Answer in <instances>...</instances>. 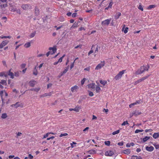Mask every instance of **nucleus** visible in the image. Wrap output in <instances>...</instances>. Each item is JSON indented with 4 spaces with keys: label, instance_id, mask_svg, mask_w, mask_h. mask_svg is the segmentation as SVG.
Masks as SVG:
<instances>
[{
    "label": "nucleus",
    "instance_id": "15",
    "mask_svg": "<svg viewBox=\"0 0 159 159\" xmlns=\"http://www.w3.org/2000/svg\"><path fill=\"white\" fill-rule=\"evenodd\" d=\"M86 153L89 154H94L96 153V151L94 150H91L86 152Z\"/></svg>",
    "mask_w": 159,
    "mask_h": 159
},
{
    "label": "nucleus",
    "instance_id": "57",
    "mask_svg": "<svg viewBox=\"0 0 159 159\" xmlns=\"http://www.w3.org/2000/svg\"><path fill=\"white\" fill-rule=\"evenodd\" d=\"M55 27H56V28H57L56 30H58L59 29H61V28L62 27V25H61V26H59L58 27H57V26H55Z\"/></svg>",
    "mask_w": 159,
    "mask_h": 159
},
{
    "label": "nucleus",
    "instance_id": "4",
    "mask_svg": "<svg viewBox=\"0 0 159 159\" xmlns=\"http://www.w3.org/2000/svg\"><path fill=\"white\" fill-rule=\"evenodd\" d=\"M21 8L24 10H27L31 8V6L30 5L27 4H23L21 5Z\"/></svg>",
    "mask_w": 159,
    "mask_h": 159
},
{
    "label": "nucleus",
    "instance_id": "17",
    "mask_svg": "<svg viewBox=\"0 0 159 159\" xmlns=\"http://www.w3.org/2000/svg\"><path fill=\"white\" fill-rule=\"evenodd\" d=\"M130 150L129 149H127L123 150V152L124 153L126 154H129L130 153Z\"/></svg>",
    "mask_w": 159,
    "mask_h": 159
},
{
    "label": "nucleus",
    "instance_id": "29",
    "mask_svg": "<svg viewBox=\"0 0 159 159\" xmlns=\"http://www.w3.org/2000/svg\"><path fill=\"white\" fill-rule=\"evenodd\" d=\"M150 139V137L146 136L143 138V142H145Z\"/></svg>",
    "mask_w": 159,
    "mask_h": 159
},
{
    "label": "nucleus",
    "instance_id": "16",
    "mask_svg": "<svg viewBox=\"0 0 159 159\" xmlns=\"http://www.w3.org/2000/svg\"><path fill=\"white\" fill-rule=\"evenodd\" d=\"M146 150L148 151H152L154 149V148L152 146H150L149 147H147L146 148Z\"/></svg>",
    "mask_w": 159,
    "mask_h": 159
},
{
    "label": "nucleus",
    "instance_id": "31",
    "mask_svg": "<svg viewBox=\"0 0 159 159\" xmlns=\"http://www.w3.org/2000/svg\"><path fill=\"white\" fill-rule=\"evenodd\" d=\"M156 7V5H149L148 7V9H150L152 8H155Z\"/></svg>",
    "mask_w": 159,
    "mask_h": 159
},
{
    "label": "nucleus",
    "instance_id": "62",
    "mask_svg": "<svg viewBox=\"0 0 159 159\" xmlns=\"http://www.w3.org/2000/svg\"><path fill=\"white\" fill-rule=\"evenodd\" d=\"M118 145H119V146H122L123 145V142H119V143H118Z\"/></svg>",
    "mask_w": 159,
    "mask_h": 159
},
{
    "label": "nucleus",
    "instance_id": "5",
    "mask_svg": "<svg viewBox=\"0 0 159 159\" xmlns=\"http://www.w3.org/2000/svg\"><path fill=\"white\" fill-rule=\"evenodd\" d=\"M9 42V41L7 40H5L3 41L0 44V48H2L3 47L7 45Z\"/></svg>",
    "mask_w": 159,
    "mask_h": 159
},
{
    "label": "nucleus",
    "instance_id": "40",
    "mask_svg": "<svg viewBox=\"0 0 159 159\" xmlns=\"http://www.w3.org/2000/svg\"><path fill=\"white\" fill-rule=\"evenodd\" d=\"M68 135V134L66 133H64V134H61L60 135V137H61L64 136H67Z\"/></svg>",
    "mask_w": 159,
    "mask_h": 159
},
{
    "label": "nucleus",
    "instance_id": "27",
    "mask_svg": "<svg viewBox=\"0 0 159 159\" xmlns=\"http://www.w3.org/2000/svg\"><path fill=\"white\" fill-rule=\"evenodd\" d=\"M100 82L103 85H105L107 83V81L105 80H100Z\"/></svg>",
    "mask_w": 159,
    "mask_h": 159
},
{
    "label": "nucleus",
    "instance_id": "48",
    "mask_svg": "<svg viewBox=\"0 0 159 159\" xmlns=\"http://www.w3.org/2000/svg\"><path fill=\"white\" fill-rule=\"evenodd\" d=\"M138 9L140 10H141L142 11H143V8L142 6V5H139V6Z\"/></svg>",
    "mask_w": 159,
    "mask_h": 159
},
{
    "label": "nucleus",
    "instance_id": "56",
    "mask_svg": "<svg viewBox=\"0 0 159 159\" xmlns=\"http://www.w3.org/2000/svg\"><path fill=\"white\" fill-rule=\"evenodd\" d=\"M54 138V136H52L50 138H48L47 139V140H50V139H52Z\"/></svg>",
    "mask_w": 159,
    "mask_h": 159
},
{
    "label": "nucleus",
    "instance_id": "10",
    "mask_svg": "<svg viewBox=\"0 0 159 159\" xmlns=\"http://www.w3.org/2000/svg\"><path fill=\"white\" fill-rule=\"evenodd\" d=\"M7 84L6 81L4 80H2L0 81V88L1 89H3V87L2 86L3 85H6Z\"/></svg>",
    "mask_w": 159,
    "mask_h": 159
},
{
    "label": "nucleus",
    "instance_id": "43",
    "mask_svg": "<svg viewBox=\"0 0 159 159\" xmlns=\"http://www.w3.org/2000/svg\"><path fill=\"white\" fill-rule=\"evenodd\" d=\"M136 105V103L135 102L131 103L129 105V107L131 108L133 106H135V105Z\"/></svg>",
    "mask_w": 159,
    "mask_h": 159
},
{
    "label": "nucleus",
    "instance_id": "51",
    "mask_svg": "<svg viewBox=\"0 0 159 159\" xmlns=\"http://www.w3.org/2000/svg\"><path fill=\"white\" fill-rule=\"evenodd\" d=\"M12 91L13 92H14V93H17L19 92V91L16 90V89H14Z\"/></svg>",
    "mask_w": 159,
    "mask_h": 159
},
{
    "label": "nucleus",
    "instance_id": "26",
    "mask_svg": "<svg viewBox=\"0 0 159 159\" xmlns=\"http://www.w3.org/2000/svg\"><path fill=\"white\" fill-rule=\"evenodd\" d=\"M128 30V28L126 27L125 28L124 27H123L122 29V30L124 31V33L125 34H126L127 33Z\"/></svg>",
    "mask_w": 159,
    "mask_h": 159
},
{
    "label": "nucleus",
    "instance_id": "60",
    "mask_svg": "<svg viewBox=\"0 0 159 159\" xmlns=\"http://www.w3.org/2000/svg\"><path fill=\"white\" fill-rule=\"evenodd\" d=\"M89 127H86L85 128L84 130H83V131L84 132H85L86 131H88V130L89 129Z\"/></svg>",
    "mask_w": 159,
    "mask_h": 159
},
{
    "label": "nucleus",
    "instance_id": "39",
    "mask_svg": "<svg viewBox=\"0 0 159 159\" xmlns=\"http://www.w3.org/2000/svg\"><path fill=\"white\" fill-rule=\"evenodd\" d=\"M86 80V79L85 78H84L81 81V84L82 85H83L84 83L85 82V81Z\"/></svg>",
    "mask_w": 159,
    "mask_h": 159
},
{
    "label": "nucleus",
    "instance_id": "41",
    "mask_svg": "<svg viewBox=\"0 0 159 159\" xmlns=\"http://www.w3.org/2000/svg\"><path fill=\"white\" fill-rule=\"evenodd\" d=\"M126 124H129L127 121H124L121 124L122 126L125 125Z\"/></svg>",
    "mask_w": 159,
    "mask_h": 159
},
{
    "label": "nucleus",
    "instance_id": "13",
    "mask_svg": "<svg viewBox=\"0 0 159 159\" xmlns=\"http://www.w3.org/2000/svg\"><path fill=\"white\" fill-rule=\"evenodd\" d=\"M78 89V86L77 85H75L71 88V91L73 92H75L76 91L77 89Z\"/></svg>",
    "mask_w": 159,
    "mask_h": 159
},
{
    "label": "nucleus",
    "instance_id": "63",
    "mask_svg": "<svg viewBox=\"0 0 159 159\" xmlns=\"http://www.w3.org/2000/svg\"><path fill=\"white\" fill-rule=\"evenodd\" d=\"M62 58L61 57L58 60V62H61L62 61Z\"/></svg>",
    "mask_w": 159,
    "mask_h": 159
},
{
    "label": "nucleus",
    "instance_id": "47",
    "mask_svg": "<svg viewBox=\"0 0 159 159\" xmlns=\"http://www.w3.org/2000/svg\"><path fill=\"white\" fill-rule=\"evenodd\" d=\"M89 95L90 97H92L93 96L94 94L92 92L89 91Z\"/></svg>",
    "mask_w": 159,
    "mask_h": 159
},
{
    "label": "nucleus",
    "instance_id": "32",
    "mask_svg": "<svg viewBox=\"0 0 159 159\" xmlns=\"http://www.w3.org/2000/svg\"><path fill=\"white\" fill-rule=\"evenodd\" d=\"M149 76V75H147L145 76L142 77L141 79V80L142 81L145 80L146 79H147Z\"/></svg>",
    "mask_w": 159,
    "mask_h": 159
},
{
    "label": "nucleus",
    "instance_id": "50",
    "mask_svg": "<svg viewBox=\"0 0 159 159\" xmlns=\"http://www.w3.org/2000/svg\"><path fill=\"white\" fill-rule=\"evenodd\" d=\"M28 157L30 159H32L33 157L31 154H29L28 155Z\"/></svg>",
    "mask_w": 159,
    "mask_h": 159
},
{
    "label": "nucleus",
    "instance_id": "1",
    "mask_svg": "<svg viewBox=\"0 0 159 159\" xmlns=\"http://www.w3.org/2000/svg\"><path fill=\"white\" fill-rule=\"evenodd\" d=\"M149 67L148 66H141L140 69H139L136 72L137 75L140 74L145 71H147L148 70Z\"/></svg>",
    "mask_w": 159,
    "mask_h": 159
},
{
    "label": "nucleus",
    "instance_id": "6",
    "mask_svg": "<svg viewBox=\"0 0 159 159\" xmlns=\"http://www.w3.org/2000/svg\"><path fill=\"white\" fill-rule=\"evenodd\" d=\"M81 109V107L79 106H76L74 108H70L69 109L70 111H74L76 112H78Z\"/></svg>",
    "mask_w": 159,
    "mask_h": 159
},
{
    "label": "nucleus",
    "instance_id": "49",
    "mask_svg": "<svg viewBox=\"0 0 159 159\" xmlns=\"http://www.w3.org/2000/svg\"><path fill=\"white\" fill-rule=\"evenodd\" d=\"M40 89L39 88H34V91H36V92H38L39 91Z\"/></svg>",
    "mask_w": 159,
    "mask_h": 159
},
{
    "label": "nucleus",
    "instance_id": "8",
    "mask_svg": "<svg viewBox=\"0 0 159 159\" xmlns=\"http://www.w3.org/2000/svg\"><path fill=\"white\" fill-rule=\"evenodd\" d=\"M53 93V92H49V93H45L44 94L40 95V97L41 98H43L47 96H50L52 95Z\"/></svg>",
    "mask_w": 159,
    "mask_h": 159
},
{
    "label": "nucleus",
    "instance_id": "46",
    "mask_svg": "<svg viewBox=\"0 0 159 159\" xmlns=\"http://www.w3.org/2000/svg\"><path fill=\"white\" fill-rule=\"evenodd\" d=\"M93 48V47H92L91 48V50L88 53L89 55L90 54H91V53H93V50L92 49Z\"/></svg>",
    "mask_w": 159,
    "mask_h": 159
},
{
    "label": "nucleus",
    "instance_id": "44",
    "mask_svg": "<svg viewBox=\"0 0 159 159\" xmlns=\"http://www.w3.org/2000/svg\"><path fill=\"white\" fill-rule=\"evenodd\" d=\"M68 67L69 66H68V67L65 69L64 70L63 72H62L64 74H65L68 71Z\"/></svg>",
    "mask_w": 159,
    "mask_h": 159
},
{
    "label": "nucleus",
    "instance_id": "23",
    "mask_svg": "<svg viewBox=\"0 0 159 159\" xmlns=\"http://www.w3.org/2000/svg\"><path fill=\"white\" fill-rule=\"evenodd\" d=\"M31 46L30 43L28 42L25 43L24 45V47L25 48H28L30 47Z\"/></svg>",
    "mask_w": 159,
    "mask_h": 159
},
{
    "label": "nucleus",
    "instance_id": "35",
    "mask_svg": "<svg viewBox=\"0 0 159 159\" xmlns=\"http://www.w3.org/2000/svg\"><path fill=\"white\" fill-rule=\"evenodd\" d=\"M0 6L1 8H5L7 7V4H5L3 5H1Z\"/></svg>",
    "mask_w": 159,
    "mask_h": 159
},
{
    "label": "nucleus",
    "instance_id": "25",
    "mask_svg": "<svg viewBox=\"0 0 159 159\" xmlns=\"http://www.w3.org/2000/svg\"><path fill=\"white\" fill-rule=\"evenodd\" d=\"M121 14L120 12H118L116 14L115 16V18L116 19H118L119 17L120 16Z\"/></svg>",
    "mask_w": 159,
    "mask_h": 159
},
{
    "label": "nucleus",
    "instance_id": "33",
    "mask_svg": "<svg viewBox=\"0 0 159 159\" xmlns=\"http://www.w3.org/2000/svg\"><path fill=\"white\" fill-rule=\"evenodd\" d=\"M101 89L99 86H97L96 87V91L97 93H98L99 92Z\"/></svg>",
    "mask_w": 159,
    "mask_h": 159
},
{
    "label": "nucleus",
    "instance_id": "20",
    "mask_svg": "<svg viewBox=\"0 0 159 159\" xmlns=\"http://www.w3.org/2000/svg\"><path fill=\"white\" fill-rule=\"evenodd\" d=\"M133 114L134 116H136L141 114V112L139 111H133Z\"/></svg>",
    "mask_w": 159,
    "mask_h": 159
},
{
    "label": "nucleus",
    "instance_id": "58",
    "mask_svg": "<svg viewBox=\"0 0 159 159\" xmlns=\"http://www.w3.org/2000/svg\"><path fill=\"white\" fill-rule=\"evenodd\" d=\"M77 13H73L72 15V16L73 17H75L76 16Z\"/></svg>",
    "mask_w": 159,
    "mask_h": 159
},
{
    "label": "nucleus",
    "instance_id": "22",
    "mask_svg": "<svg viewBox=\"0 0 159 159\" xmlns=\"http://www.w3.org/2000/svg\"><path fill=\"white\" fill-rule=\"evenodd\" d=\"M159 133H154L153 135V137L154 138L156 139L157 138L159 137Z\"/></svg>",
    "mask_w": 159,
    "mask_h": 159
},
{
    "label": "nucleus",
    "instance_id": "9",
    "mask_svg": "<svg viewBox=\"0 0 159 159\" xmlns=\"http://www.w3.org/2000/svg\"><path fill=\"white\" fill-rule=\"evenodd\" d=\"M22 106V104L19 102H17L15 104H12L11 105L12 107H15L16 108H17L18 107H21Z\"/></svg>",
    "mask_w": 159,
    "mask_h": 159
},
{
    "label": "nucleus",
    "instance_id": "37",
    "mask_svg": "<svg viewBox=\"0 0 159 159\" xmlns=\"http://www.w3.org/2000/svg\"><path fill=\"white\" fill-rule=\"evenodd\" d=\"M37 74L38 72L37 71L36 67H35L34 70L33 74L35 75H37Z\"/></svg>",
    "mask_w": 159,
    "mask_h": 159
},
{
    "label": "nucleus",
    "instance_id": "38",
    "mask_svg": "<svg viewBox=\"0 0 159 159\" xmlns=\"http://www.w3.org/2000/svg\"><path fill=\"white\" fill-rule=\"evenodd\" d=\"M105 144L108 146H109L110 145V142L109 141H106L105 142Z\"/></svg>",
    "mask_w": 159,
    "mask_h": 159
},
{
    "label": "nucleus",
    "instance_id": "14",
    "mask_svg": "<svg viewBox=\"0 0 159 159\" xmlns=\"http://www.w3.org/2000/svg\"><path fill=\"white\" fill-rule=\"evenodd\" d=\"M79 22H75L72 26L71 27L70 29L75 28L78 27V26Z\"/></svg>",
    "mask_w": 159,
    "mask_h": 159
},
{
    "label": "nucleus",
    "instance_id": "18",
    "mask_svg": "<svg viewBox=\"0 0 159 159\" xmlns=\"http://www.w3.org/2000/svg\"><path fill=\"white\" fill-rule=\"evenodd\" d=\"M130 159H142V158L140 156L133 155L131 157Z\"/></svg>",
    "mask_w": 159,
    "mask_h": 159
},
{
    "label": "nucleus",
    "instance_id": "3",
    "mask_svg": "<svg viewBox=\"0 0 159 159\" xmlns=\"http://www.w3.org/2000/svg\"><path fill=\"white\" fill-rule=\"evenodd\" d=\"M105 65V61H101L100 63L98 64L96 67L95 70H98L102 68Z\"/></svg>",
    "mask_w": 159,
    "mask_h": 159
},
{
    "label": "nucleus",
    "instance_id": "34",
    "mask_svg": "<svg viewBox=\"0 0 159 159\" xmlns=\"http://www.w3.org/2000/svg\"><path fill=\"white\" fill-rule=\"evenodd\" d=\"M143 131V129H137L135 130V133L136 134L138 133L139 132H142Z\"/></svg>",
    "mask_w": 159,
    "mask_h": 159
},
{
    "label": "nucleus",
    "instance_id": "30",
    "mask_svg": "<svg viewBox=\"0 0 159 159\" xmlns=\"http://www.w3.org/2000/svg\"><path fill=\"white\" fill-rule=\"evenodd\" d=\"M7 116L6 113H3L2 114L1 118L2 119H5L7 117Z\"/></svg>",
    "mask_w": 159,
    "mask_h": 159
},
{
    "label": "nucleus",
    "instance_id": "24",
    "mask_svg": "<svg viewBox=\"0 0 159 159\" xmlns=\"http://www.w3.org/2000/svg\"><path fill=\"white\" fill-rule=\"evenodd\" d=\"M8 75L10 76L11 78L13 79L14 78V74L12 72H11L10 70H9L8 72Z\"/></svg>",
    "mask_w": 159,
    "mask_h": 159
},
{
    "label": "nucleus",
    "instance_id": "42",
    "mask_svg": "<svg viewBox=\"0 0 159 159\" xmlns=\"http://www.w3.org/2000/svg\"><path fill=\"white\" fill-rule=\"evenodd\" d=\"M142 82V81L141 80V79H140L139 80H137V81H136V82H135L134 83V84H138V83H140V82Z\"/></svg>",
    "mask_w": 159,
    "mask_h": 159
},
{
    "label": "nucleus",
    "instance_id": "45",
    "mask_svg": "<svg viewBox=\"0 0 159 159\" xmlns=\"http://www.w3.org/2000/svg\"><path fill=\"white\" fill-rule=\"evenodd\" d=\"M50 134V133H48L46 134H45L44 135H43V138H45L48 137V136L49 134Z\"/></svg>",
    "mask_w": 159,
    "mask_h": 159
},
{
    "label": "nucleus",
    "instance_id": "36",
    "mask_svg": "<svg viewBox=\"0 0 159 159\" xmlns=\"http://www.w3.org/2000/svg\"><path fill=\"white\" fill-rule=\"evenodd\" d=\"M120 132V130H118L116 131H114L112 133V134L113 135H115L116 134H118Z\"/></svg>",
    "mask_w": 159,
    "mask_h": 159
},
{
    "label": "nucleus",
    "instance_id": "64",
    "mask_svg": "<svg viewBox=\"0 0 159 159\" xmlns=\"http://www.w3.org/2000/svg\"><path fill=\"white\" fill-rule=\"evenodd\" d=\"M52 84H51V83H49V84H48V85H47V88H49V87H51V86H52Z\"/></svg>",
    "mask_w": 159,
    "mask_h": 159
},
{
    "label": "nucleus",
    "instance_id": "12",
    "mask_svg": "<svg viewBox=\"0 0 159 159\" xmlns=\"http://www.w3.org/2000/svg\"><path fill=\"white\" fill-rule=\"evenodd\" d=\"M49 50H52V51L53 52L52 53H51V54H54L56 52L57 50V48L56 47H50L49 48Z\"/></svg>",
    "mask_w": 159,
    "mask_h": 159
},
{
    "label": "nucleus",
    "instance_id": "52",
    "mask_svg": "<svg viewBox=\"0 0 159 159\" xmlns=\"http://www.w3.org/2000/svg\"><path fill=\"white\" fill-rule=\"evenodd\" d=\"M75 63V61H74V62L72 63L70 65V69H71L72 68H73L74 66V64Z\"/></svg>",
    "mask_w": 159,
    "mask_h": 159
},
{
    "label": "nucleus",
    "instance_id": "53",
    "mask_svg": "<svg viewBox=\"0 0 159 159\" xmlns=\"http://www.w3.org/2000/svg\"><path fill=\"white\" fill-rule=\"evenodd\" d=\"M113 4V2H110L109 4V6H108L109 8H111Z\"/></svg>",
    "mask_w": 159,
    "mask_h": 159
},
{
    "label": "nucleus",
    "instance_id": "54",
    "mask_svg": "<svg viewBox=\"0 0 159 159\" xmlns=\"http://www.w3.org/2000/svg\"><path fill=\"white\" fill-rule=\"evenodd\" d=\"M5 91H0V94L1 95V96L2 97V95L5 92Z\"/></svg>",
    "mask_w": 159,
    "mask_h": 159
},
{
    "label": "nucleus",
    "instance_id": "59",
    "mask_svg": "<svg viewBox=\"0 0 159 159\" xmlns=\"http://www.w3.org/2000/svg\"><path fill=\"white\" fill-rule=\"evenodd\" d=\"M90 70V67H89L87 68H85L84 69V70L89 71Z\"/></svg>",
    "mask_w": 159,
    "mask_h": 159
},
{
    "label": "nucleus",
    "instance_id": "11",
    "mask_svg": "<svg viewBox=\"0 0 159 159\" xmlns=\"http://www.w3.org/2000/svg\"><path fill=\"white\" fill-rule=\"evenodd\" d=\"M110 22V20L109 19H107L102 21V24L103 25H108L109 24Z\"/></svg>",
    "mask_w": 159,
    "mask_h": 159
},
{
    "label": "nucleus",
    "instance_id": "19",
    "mask_svg": "<svg viewBox=\"0 0 159 159\" xmlns=\"http://www.w3.org/2000/svg\"><path fill=\"white\" fill-rule=\"evenodd\" d=\"M95 84L94 83H91L88 85V87L89 88L94 89L95 88Z\"/></svg>",
    "mask_w": 159,
    "mask_h": 159
},
{
    "label": "nucleus",
    "instance_id": "61",
    "mask_svg": "<svg viewBox=\"0 0 159 159\" xmlns=\"http://www.w3.org/2000/svg\"><path fill=\"white\" fill-rule=\"evenodd\" d=\"M25 64H22L21 65V67L22 68H25Z\"/></svg>",
    "mask_w": 159,
    "mask_h": 159
},
{
    "label": "nucleus",
    "instance_id": "2",
    "mask_svg": "<svg viewBox=\"0 0 159 159\" xmlns=\"http://www.w3.org/2000/svg\"><path fill=\"white\" fill-rule=\"evenodd\" d=\"M125 70H123L122 71H120L118 74H117L114 77L115 79L116 80H118L120 79L122 75L124 74Z\"/></svg>",
    "mask_w": 159,
    "mask_h": 159
},
{
    "label": "nucleus",
    "instance_id": "21",
    "mask_svg": "<svg viewBox=\"0 0 159 159\" xmlns=\"http://www.w3.org/2000/svg\"><path fill=\"white\" fill-rule=\"evenodd\" d=\"M35 82L34 81H31L29 82V85L31 87H34L35 84Z\"/></svg>",
    "mask_w": 159,
    "mask_h": 159
},
{
    "label": "nucleus",
    "instance_id": "55",
    "mask_svg": "<svg viewBox=\"0 0 159 159\" xmlns=\"http://www.w3.org/2000/svg\"><path fill=\"white\" fill-rule=\"evenodd\" d=\"M83 30H85V29L84 27H81L78 30V31H81Z\"/></svg>",
    "mask_w": 159,
    "mask_h": 159
},
{
    "label": "nucleus",
    "instance_id": "28",
    "mask_svg": "<svg viewBox=\"0 0 159 159\" xmlns=\"http://www.w3.org/2000/svg\"><path fill=\"white\" fill-rule=\"evenodd\" d=\"M36 34V32L35 31L31 33L30 35V38H32L34 37Z\"/></svg>",
    "mask_w": 159,
    "mask_h": 159
},
{
    "label": "nucleus",
    "instance_id": "7",
    "mask_svg": "<svg viewBox=\"0 0 159 159\" xmlns=\"http://www.w3.org/2000/svg\"><path fill=\"white\" fill-rule=\"evenodd\" d=\"M114 154V152L112 151L108 150L105 152L106 156H111Z\"/></svg>",
    "mask_w": 159,
    "mask_h": 159
}]
</instances>
